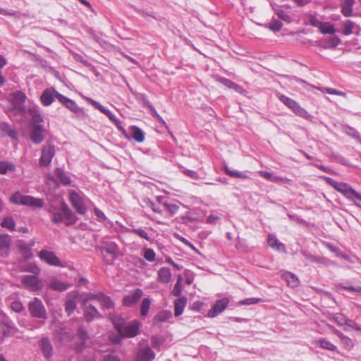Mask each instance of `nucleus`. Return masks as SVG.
Returning a JSON list of instances; mask_svg holds the SVG:
<instances>
[{
  "mask_svg": "<svg viewBox=\"0 0 361 361\" xmlns=\"http://www.w3.org/2000/svg\"><path fill=\"white\" fill-rule=\"evenodd\" d=\"M56 176L60 182L63 185H69L71 183V178L66 173L61 169H57L56 170Z\"/></svg>",
  "mask_w": 361,
  "mask_h": 361,
  "instance_id": "e433bc0d",
  "label": "nucleus"
},
{
  "mask_svg": "<svg viewBox=\"0 0 361 361\" xmlns=\"http://www.w3.org/2000/svg\"><path fill=\"white\" fill-rule=\"evenodd\" d=\"M274 183L279 185H284L286 187L290 186L293 185V180L283 176H275L274 178Z\"/></svg>",
  "mask_w": 361,
  "mask_h": 361,
  "instance_id": "a19ab883",
  "label": "nucleus"
},
{
  "mask_svg": "<svg viewBox=\"0 0 361 361\" xmlns=\"http://www.w3.org/2000/svg\"><path fill=\"white\" fill-rule=\"evenodd\" d=\"M10 201L13 204L27 206L33 209L42 208L44 204L43 199L25 195L20 192H16L13 194L10 197Z\"/></svg>",
  "mask_w": 361,
  "mask_h": 361,
  "instance_id": "f03ea898",
  "label": "nucleus"
},
{
  "mask_svg": "<svg viewBox=\"0 0 361 361\" xmlns=\"http://www.w3.org/2000/svg\"><path fill=\"white\" fill-rule=\"evenodd\" d=\"M262 301V300L260 298H247V299L240 301L239 304L242 305H250L259 303Z\"/></svg>",
  "mask_w": 361,
  "mask_h": 361,
  "instance_id": "5fc2aeb1",
  "label": "nucleus"
},
{
  "mask_svg": "<svg viewBox=\"0 0 361 361\" xmlns=\"http://www.w3.org/2000/svg\"><path fill=\"white\" fill-rule=\"evenodd\" d=\"M155 357V353L149 346L141 348L137 355L136 361H152Z\"/></svg>",
  "mask_w": 361,
  "mask_h": 361,
  "instance_id": "a211bd4d",
  "label": "nucleus"
},
{
  "mask_svg": "<svg viewBox=\"0 0 361 361\" xmlns=\"http://www.w3.org/2000/svg\"><path fill=\"white\" fill-rule=\"evenodd\" d=\"M29 310L32 316L40 319H46L47 314L45 308L40 300L35 298L29 304Z\"/></svg>",
  "mask_w": 361,
  "mask_h": 361,
  "instance_id": "1a4fd4ad",
  "label": "nucleus"
},
{
  "mask_svg": "<svg viewBox=\"0 0 361 361\" xmlns=\"http://www.w3.org/2000/svg\"><path fill=\"white\" fill-rule=\"evenodd\" d=\"M59 102L71 111L76 114H79L82 112V109H80L73 100L65 97L63 94L59 95Z\"/></svg>",
  "mask_w": 361,
  "mask_h": 361,
  "instance_id": "dca6fc26",
  "label": "nucleus"
},
{
  "mask_svg": "<svg viewBox=\"0 0 361 361\" xmlns=\"http://www.w3.org/2000/svg\"><path fill=\"white\" fill-rule=\"evenodd\" d=\"M45 130L42 125L31 126L30 137L34 144L39 145L44 140Z\"/></svg>",
  "mask_w": 361,
  "mask_h": 361,
  "instance_id": "9b49d317",
  "label": "nucleus"
},
{
  "mask_svg": "<svg viewBox=\"0 0 361 361\" xmlns=\"http://www.w3.org/2000/svg\"><path fill=\"white\" fill-rule=\"evenodd\" d=\"M11 309L16 312H20L23 310V305L21 302L15 300L11 304Z\"/></svg>",
  "mask_w": 361,
  "mask_h": 361,
  "instance_id": "bf43d9fd",
  "label": "nucleus"
},
{
  "mask_svg": "<svg viewBox=\"0 0 361 361\" xmlns=\"http://www.w3.org/2000/svg\"><path fill=\"white\" fill-rule=\"evenodd\" d=\"M312 343L324 350L337 351V347L326 338L317 339L313 341Z\"/></svg>",
  "mask_w": 361,
  "mask_h": 361,
  "instance_id": "bb28decb",
  "label": "nucleus"
},
{
  "mask_svg": "<svg viewBox=\"0 0 361 361\" xmlns=\"http://www.w3.org/2000/svg\"><path fill=\"white\" fill-rule=\"evenodd\" d=\"M124 137L128 140L133 139L137 142H142L145 139V134L144 131L137 126H131L127 130V137Z\"/></svg>",
  "mask_w": 361,
  "mask_h": 361,
  "instance_id": "ddd939ff",
  "label": "nucleus"
},
{
  "mask_svg": "<svg viewBox=\"0 0 361 361\" xmlns=\"http://www.w3.org/2000/svg\"><path fill=\"white\" fill-rule=\"evenodd\" d=\"M164 200V197L159 196L157 197L158 202L162 206L164 209H166L172 215L176 214L178 212L179 207L176 204L168 203Z\"/></svg>",
  "mask_w": 361,
  "mask_h": 361,
  "instance_id": "a878e982",
  "label": "nucleus"
},
{
  "mask_svg": "<svg viewBox=\"0 0 361 361\" xmlns=\"http://www.w3.org/2000/svg\"><path fill=\"white\" fill-rule=\"evenodd\" d=\"M1 128L2 130H5L6 133H8V135L11 137H13L15 135V132L12 130L10 126L7 123H2Z\"/></svg>",
  "mask_w": 361,
  "mask_h": 361,
  "instance_id": "69168bd1",
  "label": "nucleus"
},
{
  "mask_svg": "<svg viewBox=\"0 0 361 361\" xmlns=\"http://www.w3.org/2000/svg\"><path fill=\"white\" fill-rule=\"evenodd\" d=\"M229 303V300L226 298L221 299L216 302L212 308L207 312V316L211 318L216 317L224 311Z\"/></svg>",
  "mask_w": 361,
  "mask_h": 361,
  "instance_id": "4468645a",
  "label": "nucleus"
},
{
  "mask_svg": "<svg viewBox=\"0 0 361 361\" xmlns=\"http://www.w3.org/2000/svg\"><path fill=\"white\" fill-rule=\"evenodd\" d=\"M93 297L101 304L103 307L106 309H110L113 305L110 298L104 295L103 293L94 295Z\"/></svg>",
  "mask_w": 361,
  "mask_h": 361,
  "instance_id": "c756f323",
  "label": "nucleus"
},
{
  "mask_svg": "<svg viewBox=\"0 0 361 361\" xmlns=\"http://www.w3.org/2000/svg\"><path fill=\"white\" fill-rule=\"evenodd\" d=\"M281 27H282V23L278 20H275L272 21L269 25V28L274 32L279 31Z\"/></svg>",
  "mask_w": 361,
  "mask_h": 361,
  "instance_id": "6e6d98bb",
  "label": "nucleus"
},
{
  "mask_svg": "<svg viewBox=\"0 0 361 361\" xmlns=\"http://www.w3.org/2000/svg\"><path fill=\"white\" fill-rule=\"evenodd\" d=\"M55 154V149L54 146L46 145L42 149V156L39 159V164L42 166H48L52 160Z\"/></svg>",
  "mask_w": 361,
  "mask_h": 361,
  "instance_id": "f8f14e48",
  "label": "nucleus"
},
{
  "mask_svg": "<svg viewBox=\"0 0 361 361\" xmlns=\"http://www.w3.org/2000/svg\"><path fill=\"white\" fill-rule=\"evenodd\" d=\"M1 225L3 228H6L11 231L15 230L16 224H15L13 219L11 217L4 218L3 219Z\"/></svg>",
  "mask_w": 361,
  "mask_h": 361,
  "instance_id": "09e8293b",
  "label": "nucleus"
},
{
  "mask_svg": "<svg viewBox=\"0 0 361 361\" xmlns=\"http://www.w3.org/2000/svg\"><path fill=\"white\" fill-rule=\"evenodd\" d=\"M319 90H320V91H322L324 93H327V94H335V95L342 96V97H343L345 98L347 97V94H346L345 92L337 90L334 89V88L322 87V88H319Z\"/></svg>",
  "mask_w": 361,
  "mask_h": 361,
  "instance_id": "a18cd8bd",
  "label": "nucleus"
},
{
  "mask_svg": "<svg viewBox=\"0 0 361 361\" xmlns=\"http://www.w3.org/2000/svg\"><path fill=\"white\" fill-rule=\"evenodd\" d=\"M143 257L148 262H154L155 260L156 253L151 248H145L143 250Z\"/></svg>",
  "mask_w": 361,
  "mask_h": 361,
  "instance_id": "de8ad7c7",
  "label": "nucleus"
},
{
  "mask_svg": "<svg viewBox=\"0 0 361 361\" xmlns=\"http://www.w3.org/2000/svg\"><path fill=\"white\" fill-rule=\"evenodd\" d=\"M224 169L226 173L231 177L240 178L243 179H247L249 178L246 173L243 172H240L236 170H231L226 165L224 166Z\"/></svg>",
  "mask_w": 361,
  "mask_h": 361,
  "instance_id": "f704fd0d",
  "label": "nucleus"
},
{
  "mask_svg": "<svg viewBox=\"0 0 361 361\" xmlns=\"http://www.w3.org/2000/svg\"><path fill=\"white\" fill-rule=\"evenodd\" d=\"M69 200L79 214H84L86 212V203L88 199L82 193L71 190L69 191Z\"/></svg>",
  "mask_w": 361,
  "mask_h": 361,
  "instance_id": "423d86ee",
  "label": "nucleus"
},
{
  "mask_svg": "<svg viewBox=\"0 0 361 361\" xmlns=\"http://www.w3.org/2000/svg\"><path fill=\"white\" fill-rule=\"evenodd\" d=\"M345 338L347 340L342 339L341 343H343L345 348L351 349L354 345L353 340L350 338L348 337L347 336H345Z\"/></svg>",
  "mask_w": 361,
  "mask_h": 361,
  "instance_id": "680f3d73",
  "label": "nucleus"
},
{
  "mask_svg": "<svg viewBox=\"0 0 361 361\" xmlns=\"http://www.w3.org/2000/svg\"><path fill=\"white\" fill-rule=\"evenodd\" d=\"M326 182L333 187L336 190L341 192L348 200L354 202L358 207L361 208V205L355 202V200L361 201V194L356 192L349 184L343 182H337L329 177H324Z\"/></svg>",
  "mask_w": 361,
  "mask_h": 361,
  "instance_id": "f257e3e1",
  "label": "nucleus"
},
{
  "mask_svg": "<svg viewBox=\"0 0 361 361\" xmlns=\"http://www.w3.org/2000/svg\"><path fill=\"white\" fill-rule=\"evenodd\" d=\"M182 172L191 179L198 180L200 178L198 173L195 171L184 169Z\"/></svg>",
  "mask_w": 361,
  "mask_h": 361,
  "instance_id": "13d9d810",
  "label": "nucleus"
},
{
  "mask_svg": "<svg viewBox=\"0 0 361 361\" xmlns=\"http://www.w3.org/2000/svg\"><path fill=\"white\" fill-rule=\"evenodd\" d=\"M267 243L270 247L277 250L280 252H286V247L284 244L281 243L276 235L273 234H269L267 237Z\"/></svg>",
  "mask_w": 361,
  "mask_h": 361,
  "instance_id": "412c9836",
  "label": "nucleus"
},
{
  "mask_svg": "<svg viewBox=\"0 0 361 361\" xmlns=\"http://www.w3.org/2000/svg\"><path fill=\"white\" fill-rule=\"evenodd\" d=\"M172 314L170 311L166 310L159 313L156 316L157 320L159 322H165L171 317Z\"/></svg>",
  "mask_w": 361,
  "mask_h": 361,
  "instance_id": "864d4df0",
  "label": "nucleus"
},
{
  "mask_svg": "<svg viewBox=\"0 0 361 361\" xmlns=\"http://www.w3.org/2000/svg\"><path fill=\"white\" fill-rule=\"evenodd\" d=\"M39 257L49 265L63 267L61 261L53 252L42 250L39 252Z\"/></svg>",
  "mask_w": 361,
  "mask_h": 361,
  "instance_id": "9d476101",
  "label": "nucleus"
},
{
  "mask_svg": "<svg viewBox=\"0 0 361 361\" xmlns=\"http://www.w3.org/2000/svg\"><path fill=\"white\" fill-rule=\"evenodd\" d=\"M28 112L31 117V126L41 125V123L44 121V118L37 109L30 108Z\"/></svg>",
  "mask_w": 361,
  "mask_h": 361,
  "instance_id": "393cba45",
  "label": "nucleus"
},
{
  "mask_svg": "<svg viewBox=\"0 0 361 361\" xmlns=\"http://www.w3.org/2000/svg\"><path fill=\"white\" fill-rule=\"evenodd\" d=\"M103 361H121V360L117 355H108L104 356Z\"/></svg>",
  "mask_w": 361,
  "mask_h": 361,
  "instance_id": "774afa93",
  "label": "nucleus"
},
{
  "mask_svg": "<svg viewBox=\"0 0 361 361\" xmlns=\"http://www.w3.org/2000/svg\"><path fill=\"white\" fill-rule=\"evenodd\" d=\"M71 286V283L62 282L55 278L50 280L48 284V287L50 289L63 291L67 290Z\"/></svg>",
  "mask_w": 361,
  "mask_h": 361,
  "instance_id": "b1692460",
  "label": "nucleus"
},
{
  "mask_svg": "<svg viewBox=\"0 0 361 361\" xmlns=\"http://www.w3.org/2000/svg\"><path fill=\"white\" fill-rule=\"evenodd\" d=\"M338 290H346L353 295H361V286H339Z\"/></svg>",
  "mask_w": 361,
  "mask_h": 361,
  "instance_id": "58836bf2",
  "label": "nucleus"
},
{
  "mask_svg": "<svg viewBox=\"0 0 361 361\" xmlns=\"http://www.w3.org/2000/svg\"><path fill=\"white\" fill-rule=\"evenodd\" d=\"M171 276V272L169 268L162 267L158 271V279L163 283H169Z\"/></svg>",
  "mask_w": 361,
  "mask_h": 361,
  "instance_id": "cd10ccee",
  "label": "nucleus"
},
{
  "mask_svg": "<svg viewBox=\"0 0 361 361\" xmlns=\"http://www.w3.org/2000/svg\"><path fill=\"white\" fill-rule=\"evenodd\" d=\"M150 305L151 301L148 298L142 300L140 307V313L142 316L145 317L148 314Z\"/></svg>",
  "mask_w": 361,
  "mask_h": 361,
  "instance_id": "79ce46f5",
  "label": "nucleus"
},
{
  "mask_svg": "<svg viewBox=\"0 0 361 361\" xmlns=\"http://www.w3.org/2000/svg\"><path fill=\"white\" fill-rule=\"evenodd\" d=\"M59 95H61L59 92H58L56 90L47 89L45 90L42 94L41 95V102L44 106H49L52 104L54 99L59 100Z\"/></svg>",
  "mask_w": 361,
  "mask_h": 361,
  "instance_id": "2eb2a0df",
  "label": "nucleus"
},
{
  "mask_svg": "<svg viewBox=\"0 0 361 361\" xmlns=\"http://www.w3.org/2000/svg\"><path fill=\"white\" fill-rule=\"evenodd\" d=\"M11 238L8 235H0V255L7 257L9 254Z\"/></svg>",
  "mask_w": 361,
  "mask_h": 361,
  "instance_id": "aec40b11",
  "label": "nucleus"
},
{
  "mask_svg": "<svg viewBox=\"0 0 361 361\" xmlns=\"http://www.w3.org/2000/svg\"><path fill=\"white\" fill-rule=\"evenodd\" d=\"M276 14L281 19L288 21L290 20V16L284 11L279 9L276 11Z\"/></svg>",
  "mask_w": 361,
  "mask_h": 361,
  "instance_id": "0e129e2a",
  "label": "nucleus"
},
{
  "mask_svg": "<svg viewBox=\"0 0 361 361\" xmlns=\"http://www.w3.org/2000/svg\"><path fill=\"white\" fill-rule=\"evenodd\" d=\"M41 348L44 355L49 357L52 355V345L47 338H42L41 340Z\"/></svg>",
  "mask_w": 361,
  "mask_h": 361,
  "instance_id": "2f4dec72",
  "label": "nucleus"
},
{
  "mask_svg": "<svg viewBox=\"0 0 361 361\" xmlns=\"http://www.w3.org/2000/svg\"><path fill=\"white\" fill-rule=\"evenodd\" d=\"M20 281L25 288L32 291L39 290L43 286L42 282L35 275H24Z\"/></svg>",
  "mask_w": 361,
  "mask_h": 361,
  "instance_id": "6e6552de",
  "label": "nucleus"
},
{
  "mask_svg": "<svg viewBox=\"0 0 361 361\" xmlns=\"http://www.w3.org/2000/svg\"><path fill=\"white\" fill-rule=\"evenodd\" d=\"M203 305H204V303L202 302L196 301V302H194L192 304L191 308L193 310H195L197 312H200L201 310V309H202Z\"/></svg>",
  "mask_w": 361,
  "mask_h": 361,
  "instance_id": "338daca9",
  "label": "nucleus"
},
{
  "mask_svg": "<svg viewBox=\"0 0 361 361\" xmlns=\"http://www.w3.org/2000/svg\"><path fill=\"white\" fill-rule=\"evenodd\" d=\"M307 23L314 27H319L322 22L314 15H310L307 17Z\"/></svg>",
  "mask_w": 361,
  "mask_h": 361,
  "instance_id": "4d7b16f0",
  "label": "nucleus"
},
{
  "mask_svg": "<svg viewBox=\"0 0 361 361\" xmlns=\"http://www.w3.org/2000/svg\"><path fill=\"white\" fill-rule=\"evenodd\" d=\"M102 252L105 263L111 264L118 257V247L114 242H104Z\"/></svg>",
  "mask_w": 361,
  "mask_h": 361,
  "instance_id": "0eeeda50",
  "label": "nucleus"
},
{
  "mask_svg": "<svg viewBox=\"0 0 361 361\" xmlns=\"http://www.w3.org/2000/svg\"><path fill=\"white\" fill-rule=\"evenodd\" d=\"M278 98L297 116L307 120H309L312 118V116L305 109H304L297 102L292 99L291 98L281 94H278Z\"/></svg>",
  "mask_w": 361,
  "mask_h": 361,
  "instance_id": "20e7f679",
  "label": "nucleus"
},
{
  "mask_svg": "<svg viewBox=\"0 0 361 361\" xmlns=\"http://www.w3.org/2000/svg\"><path fill=\"white\" fill-rule=\"evenodd\" d=\"M182 281L183 278L180 275H178L177 277L176 283L171 291V293L174 296H180L182 293L183 288H182Z\"/></svg>",
  "mask_w": 361,
  "mask_h": 361,
  "instance_id": "4c0bfd02",
  "label": "nucleus"
},
{
  "mask_svg": "<svg viewBox=\"0 0 361 361\" xmlns=\"http://www.w3.org/2000/svg\"><path fill=\"white\" fill-rule=\"evenodd\" d=\"M355 26V23L351 21L350 20H347L343 23V33L345 35H350L353 33V30Z\"/></svg>",
  "mask_w": 361,
  "mask_h": 361,
  "instance_id": "37998d69",
  "label": "nucleus"
},
{
  "mask_svg": "<svg viewBox=\"0 0 361 361\" xmlns=\"http://www.w3.org/2000/svg\"><path fill=\"white\" fill-rule=\"evenodd\" d=\"M52 221L58 224L64 221L66 224H72L75 221V217L66 204L63 203L60 210L54 212Z\"/></svg>",
  "mask_w": 361,
  "mask_h": 361,
  "instance_id": "39448f33",
  "label": "nucleus"
},
{
  "mask_svg": "<svg viewBox=\"0 0 361 361\" xmlns=\"http://www.w3.org/2000/svg\"><path fill=\"white\" fill-rule=\"evenodd\" d=\"M355 4L354 0H345L341 4V12L345 17L353 15V8Z\"/></svg>",
  "mask_w": 361,
  "mask_h": 361,
  "instance_id": "7c9ffc66",
  "label": "nucleus"
},
{
  "mask_svg": "<svg viewBox=\"0 0 361 361\" xmlns=\"http://www.w3.org/2000/svg\"><path fill=\"white\" fill-rule=\"evenodd\" d=\"M141 324L137 320H134L127 325H125L124 321L119 319L114 322V326L118 334L126 338H133L137 336L140 331Z\"/></svg>",
  "mask_w": 361,
  "mask_h": 361,
  "instance_id": "7ed1b4c3",
  "label": "nucleus"
},
{
  "mask_svg": "<svg viewBox=\"0 0 361 361\" xmlns=\"http://www.w3.org/2000/svg\"><path fill=\"white\" fill-rule=\"evenodd\" d=\"M16 166L8 161H0V174H6L8 171H14Z\"/></svg>",
  "mask_w": 361,
  "mask_h": 361,
  "instance_id": "473e14b6",
  "label": "nucleus"
},
{
  "mask_svg": "<svg viewBox=\"0 0 361 361\" xmlns=\"http://www.w3.org/2000/svg\"><path fill=\"white\" fill-rule=\"evenodd\" d=\"M188 300L185 297L182 296L174 301V316L179 317L181 315L185 308Z\"/></svg>",
  "mask_w": 361,
  "mask_h": 361,
  "instance_id": "5701e85b",
  "label": "nucleus"
},
{
  "mask_svg": "<svg viewBox=\"0 0 361 361\" xmlns=\"http://www.w3.org/2000/svg\"><path fill=\"white\" fill-rule=\"evenodd\" d=\"M282 278L286 280L288 285L291 288H296L299 286L300 281L298 278L290 272H285L283 274Z\"/></svg>",
  "mask_w": 361,
  "mask_h": 361,
  "instance_id": "c85d7f7f",
  "label": "nucleus"
},
{
  "mask_svg": "<svg viewBox=\"0 0 361 361\" xmlns=\"http://www.w3.org/2000/svg\"><path fill=\"white\" fill-rule=\"evenodd\" d=\"M148 206L156 213H161L163 207L159 203V205H157L155 203L149 201Z\"/></svg>",
  "mask_w": 361,
  "mask_h": 361,
  "instance_id": "052dcab7",
  "label": "nucleus"
},
{
  "mask_svg": "<svg viewBox=\"0 0 361 361\" xmlns=\"http://www.w3.org/2000/svg\"><path fill=\"white\" fill-rule=\"evenodd\" d=\"M19 248L25 259H28L32 257V254L30 248L25 244L20 245Z\"/></svg>",
  "mask_w": 361,
  "mask_h": 361,
  "instance_id": "3c124183",
  "label": "nucleus"
},
{
  "mask_svg": "<svg viewBox=\"0 0 361 361\" xmlns=\"http://www.w3.org/2000/svg\"><path fill=\"white\" fill-rule=\"evenodd\" d=\"M97 309L92 305H87L85 309V317L87 321H90L94 319L97 314Z\"/></svg>",
  "mask_w": 361,
  "mask_h": 361,
  "instance_id": "c9c22d12",
  "label": "nucleus"
},
{
  "mask_svg": "<svg viewBox=\"0 0 361 361\" xmlns=\"http://www.w3.org/2000/svg\"><path fill=\"white\" fill-rule=\"evenodd\" d=\"M85 99L92 104L95 109L100 111L102 113L105 114L111 121L112 122H117V118L114 116V114L108 109L102 106L101 104H99L98 102L90 98V97H85Z\"/></svg>",
  "mask_w": 361,
  "mask_h": 361,
  "instance_id": "f3484780",
  "label": "nucleus"
},
{
  "mask_svg": "<svg viewBox=\"0 0 361 361\" xmlns=\"http://www.w3.org/2000/svg\"><path fill=\"white\" fill-rule=\"evenodd\" d=\"M319 28L321 32L323 34L331 35V34L335 33V32H336L334 25L330 23H322V22Z\"/></svg>",
  "mask_w": 361,
  "mask_h": 361,
  "instance_id": "ea45409f",
  "label": "nucleus"
},
{
  "mask_svg": "<svg viewBox=\"0 0 361 361\" xmlns=\"http://www.w3.org/2000/svg\"><path fill=\"white\" fill-rule=\"evenodd\" d=\"M143 292L141 289L137 288L133 293L126 295L123 298V304L127 307H132L136 304L142 298Z\"/></svg>",
  "mask_w": 361,
  "mask_h": 361,
  "instance_id": "6ab92c4d",
  "label": "nucleus"
},
{
  "mask_svg": "<svg viewBox=\"0 0 361 361\" xmlns=\"http://www.w3.org/2000/svg\"><path fill=\"white\" fill-rule=\"evenodd\" d=\"M345 319L346 317L341 313H336L332 316V320L340 326L344 325Z\"/></svg>",
  "mask_w": 361,
  "mask_h": 361,
  "instance_id": "603ef678",
  "label": "nucleus"
},
{
  "mask_svg": "<svg viewBox=\"0 0 361 361\" xmlns=\"http://www.w3.org/2000/svg\"><path fill=\"white\" fill-rule=\"evenodd\" d=\"M259 173L260 174L261 176H262L265 179L274 183V178L275 176H273L272 173H271L270 172L265 171H259Z\"/></svg>",
  "mask_w": 361,
  "mask_h": 361,
  "instance_id": "e2e57ef3",
  "label": "nucleus"
},
{
  "mask_svg": "<svg viewBox=\"0 0 361 361\" xmlns=\"http://www.w3.org/2000/svg\"><path fill=\"white\" fill-rule=\"evenodd\" d=\"M224 86L230 88V89H234L237 92H240L241 90V87L238 85L237 84L234 83L231 80L226 79V78H221L219 80Z\"/></svg>",
  "mask_w": 361,
  "mask_h": 361,
  "instance_id": "c03bdc74",
  "label": "nucleus"
},
{
  "mask_svg": "<svg viewBox=\"0 0 361 361\" xmlns=\"http://www.w3.org/2000/svg\"><path fill=\"white\" fill-rule=\"evenodd\" d=\"M76 293H69L67 296V300L66 301V311L68 315L74 312L76 307V298H77Z\"/></svg>",
  "mask_w": 361,
  "mask_h": 361,
  "instance_id": "4be33fe9",
  "label": "nucleus"
},
{
  "mask_svg": "<svg viewBox=\"0 0 361 361\" xmlns=\"http://www.w3.org/2000/svg\"><path fill=\"white\" fill-rule=\"evenodd\" d=\"M132 233L137 235L139 237H140L141 238H143L147 241H150L151 240V237L149 235V234L147 233V232L141 228H133L131 231H130Z\"/></svg>",
  "mask_w": 361,
  "mask_h": 361,
  "instance_id": "49530a36",
  "label": "nucleus"
},
{
  "mask_svg": "<svg viewBox=\"0 0 361 361\" xmlns=\"http://www.w3.org/2000/svg\"><path fill=\"white\" fill-rule=\"evenodd\" d=\"M24 271L30 272L33 274L35 276H37L40 273V269L33 263H29L26 264V266L24 268Z\"/></svg>",
  "mask_w": 361,
  "mask_h": 361,
  "instance_id": "8fccbe9b",
  "label": "nucleus"
},
{
  "mask_svg": "<svg viewBox=\"0 0 361 361\" xmlns=\"http://www.w3.org/2000/svg\"><path fill=\"white\" fill-rule=\"evenodd\" d=\"M77 336L80 341V344L76 347V350L77 351H80L85 343L86 340L88 338V334L85 330L80 327L78 330Z\"/></svg>",
  "mask_w": 361,
  "mask_h": 361,
  "instance_id": "72a5a7b5",
  "label": "nucleus"
}]
</instances>
